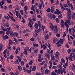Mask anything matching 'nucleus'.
I'll return each instance as SVG.
<instances>
[{
	"label": "nucleus",
	"instance_id": "f257e3e1",
	"mask_svg": "<svg viewBox=\"0 0 75 75\" xmlns=\"http://www.w3.org/2000/svg\"><path fill=\"white\" fill-rule=\"evenodd\" d=\"M50 28H52V30H53L55 33H57L58 31V29L57 28V26H56L54 28V26L52 25V23H50Z\"/></svg>",
	"mask_w": 75,
	"mask_h": 75
},
{
	"label": "nucleus",
	"instance_id": "f03ea898",
	"mask_svg": "<svg viewBox=\"0 0 75 75\" xmlns=\"http://www.w3.org/2000/svg\"><path fill=\"white\" fill-rule=\"evenodd\" d=\"M29 25L30 26V28L31 29H33V26L32 25H31V23L32 24H33V21H32V19H30L29 21Z\"/></svg>",
	"mask_w": 75,
	"mask_h": 75
},
{
	"label": "nucleus",
	"instance_id": "7ed1b4c3",
	"mask_svg": "<svg viewBox=\"0 0 75 75\" xmlns=\"http://www.w3.org/2000/svg\"><path fill=\"white\" fill-rule=\"evenodd\" d=\"M4 0H2L1 2L0 1V6H1L2 8H4V7H3V4H4Z\"/></svg>",
	"mask_w": 75,
	"mask_h": 75
},
{
	"label": "nucleus",
	"instance_id": "20e7f679",
	"mask_svg": "<svg viewBox=\"0 0 75 75\" xmlns=\"http://www.w3.org/2000/svg\"><path fill=\"white\" fill-rule=\"evenodd\" d=\"M15 11L16 12V16L17 18H18V14L19 13H20L18 12V9H17V8L15 9Z\"/></svg>",
	"mask_w": 75,
	"mask_h": 75
},
{
	"label": "nucleus",
	"instance_id": "39448f33",
	"mask_svg": "<svg viewBox=\"0 0 75 75\" xmlns=\"http://www.w3.org/2000/svg\"><path fill=\"white\" fill-rule=\"evenodd\" d=\"M3 40H6V39H8L9 38V37L7 36V35H3L2 36Z\"/></svg>",
	"mask_w": 75,
	"mask_h": 75
},
{
	"label": "nucleus",
	"instance_id": "423d86ee",
	"mask_svg": "<svg viewBox=\"0 0 75 75\" xmlns=\"http://www.w3.org/2000/svg\"><path fill=\"white\" fill-rule=\"evenodd\" d=\"M9 33L10 35H11V37H14V33H13V31L12 30L9 31Z\"/></svg>",
	"mask_w": 75,
	"mask_h": 75
},
{
	"label": "nucleus",
	"instance_id": "0eeeda50",
	"mask_svg": "<svg viewBox=\"0 0 75 75\" xmlns=\"http://www.w3.org/2000/svg\"><path fill=\"white\" fill-rule=\"evenodd\" d=\"M26 69L25 71V72H26L27 73H28V64H26Z\"/></svg>",
	"mask_w": 75,
	"mask_h": 75
},
{
	"label": "nucleus",
	"instance_id": "6e6552de",
	"mask_svg": "<svg viewBox=\"0 0 75 75\" xmlns=\"http://www.w3.org/2000/svg\"><path fill=\"white\" fill-rule=\"evenodd\" d=\"M60 43L61 44H63V39H61L59 41H58L57 42V44H58Z\"/></svg>",
	"mask_w": 75,
	"mask_h": 75
},
{
	"label": "nucleus",
	"instance_id": "1a4fd4ad",
	"mask_svg": "<svg viewBox=\"0 0 75 75\" xmlns=\"http://www.w3.org/2000/svg\"><path fill=\"white\" fill-rule=\"evenodd\" d=\"M49 37H50V35L48 34H45V40H47V39L49 38Z\"/></svg>",
	"mask_w": 75,
	"mask_h": 75
},
{
	"label": "nucleus",
	"instance_id": "9d476101",
	"mask_svg": "<svg viewBox=\"0 0 75 75\" xmlns=\"http://www.w3.org/2000/svg\"><path fill=\"white\" fill-rule=\"evenodd\" d=\"M45 56L47 58L49 59H50V58H51V56L49 54H47V53L45 54Z\"/></svg>",
	"mask_w": 75,
	"mask_h": 75
},
{
	"label": "nucleus",
	"instance_id": "9b49d317",
	"mask_svg": "<svg viewBox=\"0 0 75 75\" xmlns=\"http://www.w3.org/2000/svg\"><path fill=\"white\" fill-rule=\"evenodd\" d=\"M56 11L57 12V14L58 15H59V14H61L62 13V12L59 11V10H58V9H56Z\"/></svg>",
	"mask_w": 75,
	"mask_h": 75
},
{
	"label": "nucleus",
	"instance_id": "f8f14e48",
	"mask_svg": "<svg viewBox=\"0 0 75 75\" xmlns=\"http://www.w3.org/2000/svg\"><path fill=\"white\" fill-rule=\"evenodd\" d=\"M7 49H5L3 53L4 55H7Z\"/></svg>",
	"mask_w": 75,
	"mask_h": 75
},
{
	"label": "nucleus",
	"instance_id": "ddd939ff",
	"mask_svg": "<svg viewBox=\"0 0 75 75\" xmlns=\"http://www.w3.org/2000/svg\"><path fill=\"white\" fill-rule=\"evenodd\" d=\"M18 67L19 71H21V70H22V68L20 64H18Z\"/></svg>",
	"mask_w": 75,
	"mask_h": 75
},
{
	"label": "nucleus",
	"instance_id": "4468645a",
	"mask_svg": "<svg viewBox=\"0 0 75 75\" xmlns=\"http://www.w3.org/2000/svg\"><path fill=\"white\" fill-rule=\"evenodd\" d=\"M45 73L46 74H50V71L48 69H46L45 71Z\"/></svg>",
	"mask_w": 75,
	"mask_h": 75
},
{
	"label": "nucleus",
	"instance_id": "2eb2a0df",
	"mask_svg": "<svg viewBox=\"0 0 75 75\" xmlns=\"http://www.w3.org/2000/svg\"><path fill=\"white\" fill-rule=\"evenodd\" d=\"M12 44H13V42H12V40H11V39H9V40L8 45H11Z\"/></svg>",
	"mask_w": 75,
	"mask_h": 75
},
{
	"label": "nucleus",
	"instance_id": "dca6fc26",
	"mask_svg": "<svg viewBox=\"0 0 75 75\" xmlns=\"http://www.w3.org/2000/svg\"><path fill=\"white\" fill-rule=\"evenodd\" d=\"M35 28L36 29H38V24L37 23H35Z\"/></svg>",
	"mask_w": 75,
	"mask_h": 75
},
{
	"label": "nucleus",
	"instance_id": "f3484780",
	"mask_svg": "<svg viewBox=\"0 0 75 75\" xmlns=\"http://www.w3.org/2000/svg\"><path fill=\"white\" fill-rule=\"evenodd\" d=\"M33 62H34V60H31L30 61L29 63H28V64L29 65H31L33 63Z\"/></svg>",
	"mask_w": 75,
	"mask_h": 75
},
{
	"label": "nucleus",
	"instance_id": "a211bd4d",
	"mask_svg": "<svg viewBox=\"0 0 75 75\" xmlns=\"http://www.w3.org/2000/svg\"><path fill=\"white\" fill-rule=\"evenodd\" d=\"M67 15L68 16H71V11L70 9H69V11L67 12Z\"/></svg>",
	"mask_w": 75,
	"mask_h": 75
},
{
	"label": "nucleus",
	"instance_id": "6ab92c4d",
	"mask_svg": "<svg viewBox=\"0 0 75 75\" xmlns=\"http://www.w3.org/2000/svg\"><path fill=\"white\" fill-rule=\"evenodd\" d=\"M39 8L40 9V10L42 8V3H41L39 5V6H38Z\"/></svg>",
	"mask_w": 75,
	"mask_h": 75
},
{
	"label": "nucleus",
	"instance_id": "aec40b11",
	"mask_svg": "<svg viewBox=\"0 0 75 75\" xmlns=\"http://www.w3.org/2000/svg\"><path fill=\"white\" fill-rule=\"evenodd\" d=\"M24 9H24V11H27V10H28V6H25L24 7Z\"/></svg>",
	"mask_w": 75,
	"mask_h": 75
},
{
	"label": "nucleus",
	"instance_id": "412c9836",
	"mask_svg": "<svg viewBox=\"0 0 75 75\" xmlns=\"http://www.w3.org/2000/svg\"><path fill=\"white\" fill-rule=\"evenodd\" d=\"M58 40L57 38H56L55 39V38L53 39V43H55V42H57V41H58Z\"/></svg>",
	"mask_w": 75,
	"mask_h": 75
},
{
	"label": "nucleus",
	"instance_id": "4be33fe9",
	"mask_svg": "<svg viewBox=\"0 0 75 75\" xmlns=\"http://www.w3.org/2000/svg\"><path fill=\"white\" fill-rule=\"evenodd\" d=\"M17 57L18 58V59L19 62H21V58L18 56H17Z\"/></svg>",
	"mask_w": 75,
	"mask_h": 75
},
{
	"label": "nucleus",
	"instance_id": "5701e85b",
	"mask_svg": "<svg viewBox=\"0 0 75 75\" xmlns=\"http://www.w3.org/2000/svg\"><path fill=\"white\" fill-rule=\"evenodd\" d=\"M48 17L50 18V19H52V14L51 13L48 14Z\"/></svg>",
	"mask_w": 75,
	"mask_h": 75
},
{
	"label": "nucleus",
	"instance_id": "b1692460",
	"mask_svg": "<svg viewBox=\"0 0 75 75\" xmlns=\"http://www.w3.org/2000/svg\"><path fill=\"white\" fill-rule=\"evenodd\" d=\"M38 26L39 27H41V25H42V24L41 23V22H40V21H38Z\"/></svg>",
	"mask_w": 75,
	"mask_h": 75
},
{
	"label": "nucleus",
	"instance_id": "393cba45",
	"mask_svg": "<svg viewBox=\"0 0 75 75\" xmlns=\"http://www.w3.org/2000/svg\"><path fill=\"white\" fill-rule=\"evenodd\" d=\"M5 31H0V34L1 35H4L5 34Z\"/></svg>",
	"mask_w": 75,
	"mask_h": 75
},
{
	"label": "nucleus",
	"instance_id": "a878e982",
	"mask_svg": "<svg viewBox=\"0 0 75 75\" xmlns=\"http://www.w3.org/2000/svg\"><path fill=\"white\" fill-rule=\"evenodd\" d=\"M3 45L2 44H1L0 45V51H1L2 50H3Z\"/></svg>",
	"mask_w": 75,
	"mask_h": 75
},
{
	"label": "nucleus",
	"instance_id": "bb28decb",
	"mask_svg": "<svg viewBox=\"0 0 75 75\" xmlns=\"http://www.w3.org/2000/svg\"><path fill=\"white\" fill-rule=\"evenodd\" d=\"M13 40L16 44H18V40H17L15 38H14L13 39Z\"/></svg>",
	"mask_w": 75,
	"mask_h": 75
},
{
	"label": "nucleus",
	"instance_id": "cd10ccee",
	"mask_svg": "<svg viewBox=\"0 0 75 75\" xmlns=\"http://www.w3.org/2000/svg\"><path fill=\"white\" fill-rule=\"evenodd\" d=\"M46 11L47 13H50L51 11V9L50 8H48L46 10Z\"/></svg>",
	"mask_w": 75,
	"mask_h": 75
},
{
	"label": "nucleus",
	"instance_id": "c85d7f7f",
	"mask_svg": "<svg viewBox=\"0 0 75 75\" xmlns=\"http://www.w3.org/2000/svg\"><path fill=\"white\" fill-rule=\"evenodd\" d=\"M35 70H36V66L33 67L32 68L33 71H35Z\"/></svg>",
	"mask_w": 75,
	"mask_h": 75
},
{
	"label": "nucleus",
	"instance_id": "c756f323",
	"mask_svg": "<svg viewBox=\"0 0 75 75\" xmlns=\"http://www.w3.org/2000/svg\"><path fill=\"white\" fill-rule=\"evenodd\" d=\"M61 61L62 62V63H64V62H65V60L64 59V58H62L61 60Z\"/></svg>",
	"mask_w": 75,
	"mask_h": 75
},
{
	"label": "nucleus",
	"instance_id": "7c9ffc66",
	"mask_svg": "<svg viewBox=\"0 0 75 75\" xmlns=\"http://www.w3.org/2000/svg\"><path fill=\"white\" fill-rule=\"evenodd\" d=\"M4 18H5V19L8 20H10V18H9L7 16H4Z\"/></svg>",
	"mask_w": 75,
	"mask_h": 75
},
{
	"label": "nucleus",
	"instance_id": "2f4dec72",
	"mask_svg": "<svg viewBox=\"0 0 75 75\" xmlns=\"http://www.w3.org/2000/svg\"><path fill=\"white\" fill-rule=\"evenodd\" d=\"M62 14L59 15L58 16V17L59 18V19H61V18H62Z\"/></svg>",
	"mask_w": 75,
	"mask_h": 75
},
{
	"label": "nucleus",
	"instance_id": "473e14b6",
	"mask_svg": "<svg viewBox=\"0 0 75 75\" xmlns=\"http://www.w3.org/2000/svg\"><path fill=\"white\" fill-rule=\"evenodd\" d=\"M5 26H6V27H9V25H8V22H6V24H5Z\"/></svg>",
	"mask_w": 75,
	"mask_h": 75
},
{
	"label": "nucleus",
	"instance_id": "72a5a7b5",
	"mask_svg": "<svg viewBox=\"0 0 75 75\" xmlns=\"http://www.w3.org/2000/svg\"><path fill=\"white\" fill-rule=\"evenodd\" d=\"M71 21V20H67V23L69 25H71V22H70Z\"/></svg>",
	"mask_w": 75,
	"mask_h": 75
},
{
	"label": "nucleus",
	"instance_id": "f704fd0d",
	"mask_svg": "<svg viewBox=\"0 0 75 75\" xmlns=\"http://www.w3.org/2000/svg\"><path fill=\"white\" fill-rule=\"evenodd\" d=\"M67 3L69 6V7H71V4H70V2L69 1H68V0H67Z\"/></svg>",
	"mask_w": 75,
	"mask_h": 75
},
{
	"label": "nucleus",
	"instance_id": "c9c22d12",
	"mask_svg": "<svg viewBox=\"0 0 75 75\" xmlns=\"http://www.w3.org/2000/svg\"><path fill=\"white\" fill-rule=\"evenodd\" d=\"M33 47H38L39 45L37 44H33Z\"/></svg>",
	"mask_w": 75,
	"mask_h": 75
},
{
	"label": "nucleus",
	"instance_id": "e433bc0d",
	"mask_svg": "<svg viewBox=\"0 0 75 75\" xmlns=\"http://www.w3.org/2000/svg\"><path fill=\"white\" fill-rule=\"evenodd\" d=\"M61 70L60 69H59L57 70V74H61Z\"/></svg>",
	"mask_w": 75,
	"mask_h": 75
},
{
	"label": "nucleus",
	"instance_id": "4c0bfd02",
	"mask_svg": "<svg viewBox=\"0 0 75 75\" xmlns=\"http://www.w3.org/2000/svg\"><path fill=\"white\" fill-rule=\"evenodd\" d=\"M24 53L25 54V55H28V54H27V50L25 49L24 50Z\"/></svg>",
	"mask_w": 75,
	"mask_h": 75
},
{
	"label": "nucleus",
	"instance_id": "58836bf2",
	"mask_svg": "<svg viewBox=\"0 0 75 75\" xmlns=\"http://www.w3.org/2000/svg\"><path fill=\"white\" fill-rule=\"evenodd\" d=\"M1 70L2 72H5V69L3 68H1Z\"/></svg>",
	"mask_w": 75,
	"mask_h": 75
},
{
	"label": "nucleus",
	"instance_id": "ea45409f",
	"mask_svg": "<svg viewBox=\"0 0 75 75\" xmlns=\"http://www.w3.org/2000/svg\"><path fill=\"white\" fill-rule=\"evenodd\" d=\"M52 16L53 17H52V18L53 20H55V18L57 17V16H56L54 15V14H53Z\"/></svg>",
	"mask_w": 75,
	"mask_h": 75
},
{
	"label": "nucleus",
	"instance_id": "a19ab883",
	"mask_svg": "<svg viewBox=\"0 0 75 75\" xmlns=\"http://www.w3.org/2000/svg\"><path fill=\"white\" fill-rule=\"evenodd\" d=\"M1 28L3 31H5V28H4V27H3V26H1Z\"/></svg>",
	"mask_w": 75,
	"mask_h": 75
},
{
	"label": "nucleus",
	"instance_id": "79ce46f5",
	"mask_svg": "<svg viewBox=\"0 0 75 75\" xmlns=\"http://www.w3.org/2000/svg\"><path fill=\"white\" fill-rule=\"evenodd\" d=\"M15 63L16 64H19V62H18V59H16V60L15 61Z\"/></svg>",
	"mask_w": 75,
	"mask_h": 75
},
{
	"label": "nucleus",
	"instance_id": "37998d69",
	"mask_svg": "<svg viewBox=\"0 0 75 75\" xmlns=\"http://www.w3.org/2000/svg\"><path fill=\"white\" fill-rule=\"evenodd\" d=\"M64 25H65L66 26H67L69 25L68 24V23H67V21H65L64 22Z\"/></svg>",
	"mask_w": 75,
	"mask_h": 75
},
{
	"label": "nucleus",
	"instance_id": "c03bdc74",
	"mask_svg": "<svg viewBox=\"0 0 75 75\" xmlns=\"http://www.w3.org/2000/svg\"><path fill=\"white\" fill-rule=\"evenodd\" d=\"M18 16H19V18L20 19V20H21V16L20 15V13H19L18 14Z\"/></svg>",
	"mask_w": 75,
	"mask_h": 75
},
{
	"label": "nucleus",
	"instance_id": "a18cd8bd",
	"mask_svg": "<svg viewBox=\"0 0 75 75\" xmlns=\"http://www.w3.org/2000/svg\"><path fill=\"white\" fill-rule=\"evenodd\" d=\"M55 20L57 23H59V19H58V18H56Z\"/></svg>",
	"mask_w": 75,
	"mask_h": 75
},
{
	"label": "nucleus",
	"instance_id": "49530a36",
	"mask_svg": "<svg viewBox=\"0 0 75 75\" xmlns=\"http://www.w3.org/2000/svg\"><path fill=\"white\" fill-rule=\"evenodd\" d=\"M59 55V53H58V52H57L55 54L56 57H58Z\"/></svg>",
	"mask_w": 75,
	"mask_h": 75
},
{
	"label": "nucleus",
	"instance_id": "de8ad7c7",
	"mask_svg": "<svg viewBox=\"0 0 75 75\" xmlns=\"http://www.w3.org/2000/svg\"><path fill=\"white\" fill-rule=\"evenodd\" d=\"M50 75H56V73L55 72L53 71L52 72Z\"/></svg>",
	"mask_w": 75,
	"mask_h": 75
},
{
	"label": "nucleus",
	"instance_id": "09e8293b",
	"mask_svg": "<svg viewBox=\"0 0 75 75\" xmlns=\"http://www.w3.org/2000/svg\"><path fill=\"white\" fill-rule=\"evenodd\" d=\"M21 6H22L23 7L24 5H25V4H24V2H23L22 3L21 2Z\"/></svg>",
	"mask_w": 75,
	"mask_h": 75
},
{
	"label": "nucleus",
	"instance_id": "8fccbe9b",
	"mask_svg": "<svg viewBox=\"0 0 75 75\" xmlns=\"http://www.w3.org/2000/svg\"><path fill=\"white\" fill-rule=\"evenodd\" d=\"M33 36L34 37H37L38 36V34L37 33H35V34H34Z\"/></svg>",
	"mask_w": 75,
	"mask_h": 75
},
{
	"label": "nucleus",
	"instance_id": "3c124183",
	"mask_svg": "<svg viewBox=\"0 0 75 75\" xmlns=\"http://www.w3.org/2000/svg\"><path fill=\"white\" fill-rule=\"evenodd\" d=\"M68 20H71V15H68Z\"/></svg>",
	"mask_w": 75,
	"mask_h": 75
},
{
	"label": "nucleus",
	"instance_id": "603ef678",
	"mask_svg": "<svg viewBox=\"0 0 75 75\" xmlns=\"http://www.w3.org/2000/svg\"><path fill=\"white\" fill-rule=\"evenodd\" d=\"M10 18H11V20H12V21H13L14 22H15V21H15V19H14L13 17H12V16H11V17Z\"/></svg>",
	"mask_w": 75,
	"mask_h": 75
},
{
	"label": "nucleus",
	"instance_id": "864d4df0",
	"mask_svg": "<svg viewBox=\"0 0 75 75\" xmlns=\"http://www.w3.org/2000/svg\"><path fill=\"white\" fill-rule=\"evenodd\" d=\"M71 17L72 19L73 20H74V19L75 18V16L73 15H71Z\"/></svg>",
	"mask_w": 75,
	"mask_h": 75
},
{
	"label": "nucleus",
	"instance_id": "5fc2aeb1",
	"mask_svg": "<svg viewBox=\"0 0 75 75\" xmlns=\"http://www.w3.org/2000/svg\"><path fill=\"white\" fill-rule=\"evenodd\" d=\"M15 35H16V37H17V38H19V37L18 36V33H15Z\"/></svg>",
	"mask_w": 75,
	"mask_h": 75
},
{
	"label": "nucleus",
	"instance_id": "6e6d98bb",
	"mask_svg": "<svg viewBox=\"0 0 75 75\" xmlns=\"http://www.w3.org/2000/svg\"><path fill=\"white\" fill-rule=\"evenodd\" d=\"M69 25L67 26H66L67 27V30L66 31L67 32H68V28H69Z\"/></svg>",
	"mask_w": 75,
	"mask_h": 75
},
{
	"label": "nucleus",
	"instance_id": "4d7b16f0",
	"mask_svg": "<svg viewBox=\"0 0 75 75\" xmlns=\"http://www.w3.org/2000/svg\"><path fill=\"white\" fill-rule=\"evenodd\" d=\"M41 27L43 31H44V29H45V26L42 25V26Z\"/></svg>",
	"mask_w": 75,
	"mask_h": 75
},
{
	"label": "nucleus",
	"instance_id": "13d9d810",
	"mask_svg": "<svg viewBox=\"0 0 75 75\" xmlns=\"http://www.w3.org/2000/svg\"><path fill=\"white\" fill-rule=\"evenodd\" d=\"M71 49H68L67 52L69 54H70L71 53Z\"/></svg>",
	"mask_w": 75,
	"mask_h": 75
},
{
	"label": "nucleus",
	"instance_id": "bf43d9fd",
	"mask_svg": "<svg viewBox=\"0 0 75 75\" xmlns=\"http://www.w3.org/2000/svg\"><path fill=\"white\" fill-rule=\"evenodd\" d=\"M56 45H57L58 47H59L61 46V45L60 44V43H58L57 44V43H56Z\"/></svg>",
	"mask_w": 75,
	"mask_h": 75
},
{
	"label": "nucleus",
	"instance_id": "052dcab7",
	"mask_svg": "<svg viewBox=\"0 0 75 75\" xmlns=\"http://www.w3.org/2000/svg\"><path fill=\"white\" fill-rule=\"evenodd\" d=\"M64 7L66 8L67 7H68V6L67 4H65L64 5Z\"/></svg>",
	"mask_w": 75,
	"mask_h": 75
},
{
	"label": "nucleus",
	"instance_id": "680f3d73",
	"mask_svg": "<svg viewBox=\"0 0 75 75\" xmlns=\"http://www.w3.org/2000/svg\"><path fill=\"white\" fill-rule=\"evenodd\" d=\"M8 48L9 50H11V46H10V45H8Z\"/></svg>",
	"mask_w": 75,
	"mask_h": 75
},
{
	"label": "nucleus",
	"instance_id": "e2e57ef3",
	"mask_svg": "<svg viewBox=\"0 0 75 75\" xmlns=\"http://www.w3.org/2000/svg\"><path fill=\"white\" fill-rule=\"evenodd\" d=\"M7 2L8 3H11V0H8V1H7Z\"/></svg>",
	"mask_w": 75,
	"mask_h": 75
},
{
	"label": "nucleus",
	"instance_id": "0e129e2a",
	"mask_svg": "<svg viewBox=\"0 0 75 75\" xmlns=\"http://www.w3.org/2000/svg\"><path fill=\"white\" fill-rule=\"evenodd\" d=\"M56 35V36H57L58 37H61V35H60V34H58V33H57Z\"/></svg>",
	"mask_w": 75,
	"mask_h": 75
},
{
	"label": "nucleus",
	"instance_id": "69168bd1",
	"mask_svg": "<svg viewBox=\"0 0 75 75\" xmlns=\"http://www.w3.org/2000/svg\"><path fill=\"white\" fill-rule=\"evenodd\" d=\"M15 74L16 75H18L19 74V73H18V71H17L15 72Z\"/></svg>",
	"mask_w": 75,
	"mask_h": 75
},
{
	"label": "nucleus",
	"instance_id": "338daca9",
	"mask_svg": "<svg viewBox=\"0 0 75 75\" xmlns=\"http://www.w3.org/2000/svg\"><path fill=\"white\" fill-rule=\"evenodd\" d=\"M70 7H71V9L74 10V6L72 5V4H71V5H70Z\"/></svg>",
	"mask_w": 75,
	"mask_h": 75
},
{
	"label": "nucleus",
	"instance_id": "774afa93",
	"mask_svg": "<svg viewBox=\"0 0 75 75\" xmlns=\"http://www.w3.org/2000/svg\"><path fill=\"white\" fill-rule=\"evenodd\" d=\"M73 44L74 46H75V40H74V42H73Z\"/></svg>",
	"mask_w": 75,
	"mask_h": 75
}]
</instances>
